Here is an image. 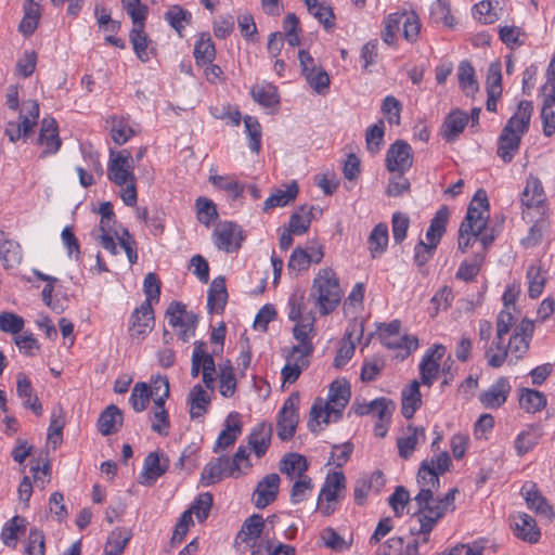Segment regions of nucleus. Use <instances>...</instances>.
I'll return each mask as SVG.
<instances>
[{"label": "nucleus", "instance_id": "obj_40", "mask_svg": "<svg viewBox=\"0 0 555 555\" xmlns=\"http://www.w3.org/2000/svg\"><path fill=\"white\" fill-rule=\"evenodd\" d=\"M308 12L317 18L325 29H332L335 26V15L333 9L325 2L319 0L304 1Z\"/></svg>", "mask_w": 555, "mask_h": 555}, {"label": "nucleus", "instance_id": "obj_2", "mask_svg": "<svg viewBox=\"0 0 555 555\" xmlns=\"http://www.w3.org/2000/svg\"><path fill=\"white\" fill-rule=\"evenodd\" d=\"M533 105L530 101H520L514 115L507 120L498 138V156L511 163L520 147L522 135L528 132Z\"/></svg>", "mask_w": 555, "mask_h": 555}, {"label": "nucleus", "instance_id": "obj_29", "mask_svg": "<svg viewBox=\"0 0 555 555\" xmlns=\"http://www.w3.org/2000/svg\"><path fill=\"white\" fill-rule=\"evenodd\" d=\"M420 440H425V428L408 426L406 436L397 439L399 455L404 460L409 459Z\"/></svg>", "mask_w": 555, "mask_h": 555}, {"label": "nucleus", "instance_id": "obj_30", "mask_svg": "<svg viewBox=\"0 0 555 555\" xmlns=\"http://www.w3.org/2000/svg\"><path fill=\"white\" fill-rule=\"evenodd\" d=\"M16 392L18 397L24 399V408L30 409L36 415H41L42 404L37 396H33L31 383L23 373L17 375Z\"/></svg>", "mask_w": 555, "mask_h": 555}, {"label": "nucleus", "instance_id": "obj_5", "mask_svg": "<svg viewBox=\"0 0 555 555\" xmlns=\"http://www.w3.org/2000/svg\"><path fill=\"white\" fill-rule=\"evenodd\" d=\"M489 212L475 208L469 204L466 217L459 229V248L465 253L477 241L478 236L487 230Z\"/></svg>", "mask_w": 555, "mask_h": 555}, {"label": "nucleus", "instance_id": "obj_49", "mask_svg": "<svg viewBox=\"0 0 555 555\" xmlns=\"http://www.w3.org/2000/svg\"><path fill=\"white\" fill-rule=\"evenodd\" d=\"M26 520L23 517L14 516L7 522L1 531V539L7 546L15 547L18 532H24Z\"/></svg>", "mask_w": 555, "mask_h": 555}, {"label": "nucleus", "instance_id": "obj_6", "mask_svg": "<svg viewBox=\"0 0 555 555\" xmlns=\"http://www.w3.org/2000/svg\"><path fill=\"white\" fill-rule=\"evenodd\" d=\"M300 397L298 392H293L283 403L278 416V436L281 440L292 439L296 433L299 422L298 406Z\"/></svg>", "mask_w": 555, "mask_h": 555}, {"label": "nucleus", "instance_id": "obj_33", "mask_svg": "<svg viewBox=\"0 0 555 555\" xmlns=\"http://www.w3.org/2000/svg\"><path fill=\"white\" fill-rule=\"evenodd\" d=\"M298 185L295 181L286 185L285 189L275 190L264 202L263 211L267 212L275 207H284L295 201L298 194Z\"/></svg>", "mask_w": 555, "mask_h": 555}, {"label": "nucleus", "instance_id": "obj_18", "mask_svg": "<svg viewBox=\"0 0 555 555\" xmlns=\"http://www.w3.org/2000/svg\"><path fill=\"white\" fill-rule=\"evenodd\" d=\"M266 528V521L259 514H253L242 525L235 544L240 547L243 543L257 542Z\"/></svg>", "mask_w": 555, "mask_h": 555}, {"label": "nucleus", "instance_id": "obj_63", "mask_svg": "<svg viewBox=\"0 0 555 555\" xmlns=\"http://www.w3.org/2000/svg\"><path fill=\"white\" fill-rule=\"evenodd\" d=\"M151 397H154L155 405H165L166 399L169 397V380L166 376H157L149 386Z\"/></svg>", "mask_w": 555, "mask_h": 555}, {"label": "nucleus", "instance_id": "obj_9", "mask_svg": "<svg viewBox=\"0 0 555 555\" xmlns=\"http://www.w3.org/2000/svg\"><path fill=\"white\" fill-rule=\"evenodd\" d=\"M413 164V153L411 145L403 141L397 140L387 151L386 166L390 172L404 173Z\"/></svg>", "mask_w": 555, "mask_h": 555}, {"label": "nucleus", "instance_id": "obj_58", "mask_svg": "<svg viewBox=\"0 0 555 555\" xmlns=\"http://www.w3.org/2000/svg\"><path fill=\"white\" fill-rule=\"evenodd\" d=\"M195 205L198 221L202 224L209 227L218 217L216 205L212 201L206 197H198Z\"/></svg>", "mask_w": 555, "mask_h": 555}, {"label": "nucleus", "instance_id": "obj_56", "mask_svg": "<svg viewBox=\"0 0 555 555\" xmlns=\"http://www.w3.org/2000/svg\"><path fill=\"white\" fill-rule=\"evenodd\" d=\"M244 464L246 468L251 466L247 449L243 446L238 447L232 459L225 457V466L230 477H238L241 475V466Z\"/></svg>", "mask_w": 555, "mask_h": 555}, {"label": "nucleus", "instance_id": "obj_47", "mask_svg": "<svg viewBox=\"0 0 555 555\" xmlns=\"http://www.w3.org/2000/svg\"><path fill=\"white\" fill-rule=\"evenodd\" d=\"M250 94L255 102L264 107H272L279 104L278 89L272 85H257L251 88Z\"/></svg>", "mask_w": 555, "mask_h": 555}, {"label": "nucleus", "instance_id": "obj_14", "mask_svg": "<svg viewBox=\"0 0 555 555\" xmlns=\"http://www.w3.org/2000/svg\"><path fill=\"white\" fill-rule=\"evenodd\" d=\"M511 390L508 378L500 377L488 390L480 393L479 400L487 409H499L506 402Z\"/></svg>", "mask_w": 555, "mask_h": 555}, {"label": "nucleus", "instance_id": "obj_51", "mask_svg": "<svg viewBox=\"0 0 555 555\" xmlns=\"http://www.w3.org/2000/svg\"><path fill=\"white\" fill-rule=\"evenodd\" d=\"M165 20L180 36H182V30L185 25L191 23L192 14L180 5H172L165 13Z\"/></svg>", "mask_w": 555, "mask_h": 555}, {"label": "nucleus", "instance_id": "obj_13", "mask_svg": "<svg viewBox=\"0 0 555 555\" xmlns=\"http://www.w3.org/2000/svg\"><path fill=\"white\" fill-rule=\"evenodd\" d=\"M154 311L149 301H143L130 319L129 333L133 338L144 337L153 327Z\"/></svg>", "mask_w": 555, "mask_h": 555}, {"label": "nucleus", "instance_id": "obj_48", "mask_svg": "<svg viewBox=\"0 0 555 555\" xmlns=\"http://www.w3.org/2000/svg\"><path fill=\"white\" fill-rule=\"evenodd\" d=\"M529 283L528 294L530 298H538L544 289L546 278L540 264H531L527 270Z\"/></svg>", "mask_w": 555, "mask_h": 555}, {"label": "nucleus", "instance_id": "obj_52", "mask_svg": "<svg viewBox=\"0 0 555 555\" xmlns=\"http://www.w3.org/2000/svg\"><path fill=\"white\" fill-rule=\"evenodd\" d=\"M314 207H310L309 210L306 211V207L301 206L298 211H295L289 218V227L288 229L295 235H301L306 233L310 227L312 211Z\"/></svg>", "mask_w": 555, "mask_h": 555}, {"label": "nucleus", "instance_id": "obj_12", "mask_svg": "<svg viewBox=\"0 0 555 555\" xmlns=\"http://www.w3.org/2000/svg\"><path fill=\"white\" fill-rule=\"evenodd\" d=\"M363 336V322L353 320L349 325L341 347L338 349L334 359L335 367L344 366L353 356L356 349V340H360Z\"/></svg>", "mask_w": 555, "mask_h": 555}, {"label": "nucleus", "instance_id": "obj_27", "mask_svg": "<svg viewBox=\"0 0 555 555\" xmlns=\"http://www.w3.org/2000/svg\"><path fill=\"white\" fill-rule=\"evenodd\" d=\"M22 260V249L17 242L7 238L0 231V261L4 269L17 266Z\"/></svg>", "mask_w": 555, "mask_h": 555}, {"label": "nucleus", "instance_id": "obj_25", "mask_svg": "<svg viewBox=\"0 0 555 555\" xmlns=\"http://www.w3.org/2000/svg\"><path fill=\"white\" fill-rule=\"evenodd\" d=\"M272 436V427L269 424H258L250 433L248 444L258 457L267 452Z\"/></svg>", "mask_w": 555, "mask_h": 555}, {"label": "nucleus", "instance_id": "obj_36", "mask_svg": "<svg viewBox=\"0 0 555 555\" xmlns=\"http://www.w3.org/2000/svg\"><path fill=\"white\" fill-rule=\"evenodd\" d=\"M188 401L190 404L191 418H198L207 412V408L210 404V396L198 384L189 392Z\"/></svg>", "mask_w": 555, "mask_h": 555}, {"label": "nucleus", "instance_id": "obj_26", "mask_svg": "<svg viewBox=\"0 0 555 555\" xmlns=\"http://www.w3.org/2000/svg\"><path fill=\"white\" fill-rule=\"evenodd\" d=\"M241 431L242 425L237 418V414H230L225 420L224 429L219 434L217 438L214 451L218 452L219 450L232 446L236 441Z\"/></svg>", "mask_w": 555, "mask_h": 555}, {"label": "nucleus", "instance_id": "obj_23", "mask_svg": "<svg viewBox=\"0 0 555 555\" xmlns=\"http://www.w3.org/2000/svg\"><path fill=\"white\" fill-rule=\"evenodd\" d=\"M522 493L529 508L533 509L538 515L544 516L548 520L552 519L554 513L547 504L541 492L537 489V485L530 482L522 487Z\"/></svg>", "mask_w": 555, "mask_h": 555}, {"label": "nucleus", "instance_id": "obj_32", "mask_svg": "<svg viewBox=\"0 0 555 555\" xmlns=\"http://www.w3.org/2000/svg\"><path fill=\"white\" fill-rule=\"evenodd\" d=\"M382 344L389 349L399 350L397 357L405 359L410 353L418 347V340L415 336L399 334L386 335Z\"/></svg>", "mask_w": 555, "mask_h": 555}, {"label": "nucleus", "instance_id": "obj_22", "mask_svg": "<svg viewBox=\"0 0 555 555\" xmlns=\"http://www.w3.org/2000/svg\"><path fill=\"white\" fill-rule=\"evenodd\" d=\"M395 409L393 401L386 398H377L370 403L360 405L356 412L359 415H373L382 422H389Z\"/></svg>", "mask_w": 555, "mask_h": 555}, {"label": "nucleus", "instance_id": "obj_15", "mask_svg": "<svg viewBox=\"0 0 555 555\" xmlns=\"http://www.w3.org/2000/svg\"><path fill=\"white\" fill-rule=\"evenodd\" d=\"M38 143L44 147L40 155L41 158L49 154H55L60 150L62 141L59 137V127L55 119H42Z\"/></svg>", "mask_w": 555, "mask_h": 555}, {"label": "nucleus", "instance_id": "obj_61", "mask_svg": "<svg viewBox=\"0 0 555 555\" xmlns=\"http://www.w3.org/2000/svg\"><path fill=\"white\" fill-rule=\"evenodd\" d=\"M151 428L153 431L162 435L167 436L168 429L170 427L169 416L165 409V405H155L154 410L151 413Z\"/></svg>", "mask_w": 555, "mask_h": 555}, {"label": "nucleus", "instance_id": "obj_19", "mask_svg": "<svg viewBox=\"0 0 555 555\" xmlns=\"http://www.w3.org/2000/svg\"><path fill=\"white\" fill-rule=\"evenodd\" d=\"M168 468V460H162L157 452H151L144 459L143 473L141 483L152 486L166 473Z\"/></svg>", "mask_w": 555, "mask_h": 555}, {"label": "nucleus", "instance_id": "obj_42", "mask_svg": "<svg viewBox=\"0 0 555 555\" xmlns=\"http://www.w3.org/2000/svg\"><path fill=\"white\" fill-rule=\"evenodd\" d=\"M41 16V7L35 0H26L24 4V17L20 24V30L25 36H30L37 29Z\"/></svg>", "mask_w": 555, "mask_h": 555}, {"label": "nucleus", "instance_id": "obj_3", "mask_svg": "<svg viewBox=\"0 0 555 555\" xmlns=\"http://www.w3.org/2000/svg\"><path fill=\"white\" fill-rule=\"evenodd\" d=\"M351 391L348 383L334 380L328 389V399L325 403L318 399L310 410L308 427L311 431L319 430L321 423L330 424L338 421L350 400Z\"/></svg>", "mask_w": 555, "mask_h": 555}, {"label": "nucleus", "instance_id": "obj_10", "mask_svg": "<svg viewBox=\"0 0 555 555\" xmlns=\"http://www.w3.org/2000/svg\"><path fill=\"white\" fill-rule=\"evenodd\" d=\"M446 347L443 345H435L424 354L420 363V373L422 384L430 387L438 377L440 361L444 357Z\"/></svg>", "mask_w": 555, "mask_h": 555}, {"label": "nucleus", "instance_id": "obj_37", "mask_svg": "<svg viewBox=\"0 0 555 555\" xmlns=\"http://www.w3.org/2000/svg\"><path fill=\"white\" fill-rule=\"evenodd\" d=\"M388 240L387 224L383 222L376 224L367 238L369 250L372 258H377L386 251Z\"/></svg>", "mask_w": 555, "mask_h": 555}, {"label": "nucleus", "instance_id": "obj_46", "mask_svg": "<svg viewBox=\"0 0 555 555\" xmlns=\"http://www.w3.org/2000/svg\"><path fill=\"white\" fill-rule=\"evenodd\" d=\"M520 406L529 413L541 411L546 405V397L543 392L524 388L519 397Z\"/></svg>", "mask_w": 555, "mask_h": 555}, {"label": "nucleus", "instance_id": "obj_54", "mask_svg": "<svg viewBox=\"0 0 555 555\" xmlns=\"http://www.w3.org/2000/svg\"><path fill=\"white\" fill-rule=\"evenodd\" d=\"M219 369L220 393L225 398H230L234 395L236 389V379L234 376L233 367L231 363L227 361V363L220 365Z\"/></svg>", "mask_w": 555, "mask_h": 555}, {"label": "nucleus", "instance_id": "obj_28", "mask_svg": "<svg viewBox=\"0 0 555 555\" xmlns=\"http://www.w3.org/2000/svg\"><path fill=\"white\" fill-rule=\"evenodd\" d=\"M309 357L302 353H294L289 351L286 357V364L282 369L283 380L287 383H295L301 371L309 365Z\"/></svg>", "mask_w": 555, "mask_h": 555}, {"label": "nucleus", "instance_id": "obj_43", "mask_svg": "<svg viewBox=\"0 0 555 555\" xmlns=\"http://www.w3.org/2000/svg\"><path fill=\"white\" fill-rule=\"evenodd\" d=\"M225 476L230 475L225 466V457L221 456L205 465L201 474V481L204 486H210L220 481Z\"/></svg>", "mask_w": 555, "mask_h": 555}, {"label": "nucleus", "instance_id": "obj_50", "mask_svg": "<svg viewBox=\"0 0 555 555\" xmlns=\"http://www.w3.org/2000/svg\"><path fill=\"white\" fill-rule=\"evenodd\" d=\"M130 41L133 46V50L137 56L142 62H147L152 53V49H150V44L152 43V41L147 38L146 34L144 33V28H140V30L131 29Z\"/></svg>", "mask_w": 555, "mask_h": 555}, {"label": "nucleus", "instance_id": "obj_21", "mask_svg": "<svg viewBox=\"0 0 555 555\" xmlns=\"http://www.w3.org/2000/svg\"><path fill=\"white\" fill-rule=\"evenodd\" d=\"M546 199L541 181L530 175L521 193V205L528 209L539 208Z\"/></svg>", "mask_w": 555, "mask_h": 555}, {"label": "nucleus", "instance_id": "obj_35", "mask_svg": "<svg viewBox=\"0 0 555 555\" xmlns=\"http://www.w3.org/2000/svg\"><path fill=\"white\" fill-rule=\"evenodd\" d=\"M402 415L405 418L413 417L416 410L422 404V395L420 391V383L413 380L406 388L402 390Z\"/></svg>", "mask_w": 555, "mask_h": 555}, {"label": "nucleus", "instance_id": "obj_31", "mask_svg": "<svg viewBox=\"0 0 555 555\" xmlns=\"http://www.w3.org/2000/svg\"><path fill=\"white\" fill-rule=\"evenodd\" d=\"M122 425L121 411L114 404L108 405L98 420V427L103 436L115 434Z\"/></svg>", "mask_w": 555, "mask_h": 555}, {"label": "nucleus", "instance_id": "obj_45", "mask_svg": "<svg viewBox=\"0 0 555 555\" xmlns=\"http://www.w3.org/2000/svg\"><path fill=\"white\" fill-rule=\"evenodd\" d=\"M216 56L215 44L209 34L203 33L194 48V57L197 65H206L212 63Z\"/></svg>", "mask_w": 555, "mask_h": 555}, {"label": "nucleus", "instance_id": "obj_4", "mask_svg": "<svg viewBox=\"0 0 555 555\" xmlns=\"http://www.w3.org/2000/svg\"><path fill=\"white\" fill-rule=\"evenodd\" d=\"M310 296L314 298V305L322 315L336 309L341 300L343 291L333 269L324 268L319 271L313 280Z\"/></svg>", "mask_w": 555, "mask_h": 555}, {"label": "nucleus", "instance_id": "obj_38", "mask_svg": "<svg viewBox=\"0 0 555 555\" xmlns=\"http://www.w3.org/2000/svg\"><path fill=\"white\" fill-rule=\"evenodd\" d=\"M345 475L341 472H334L325 479V482L319 494L320 501L324 500L325 502H336L338 499V493L345 489Z\"/></svg>", "mask_w": 555, "mask_h": 555}, {"label": "nucleus", "instance_id": "obj_53", "mask_svg": "<svg viewBox=\"0 0 555 555\" xmlns=\"http://www.w3.org/2000/svg\"><path fill=\"white\" fill-rule=\"evenodd\" d=\"M385 124L378 120L376 124L370 126L365 133V142L367 151L375 155L379 152L384 143Z\"/></svg>", "mask_w": 555, "mask_h": 555}, {"label": "nucleus", "instance_id": "obj_41", "mask_svg": "<svg viewBox=\"0 0 555 555\" xmlns=\"http://www.w3.org/2000/svg\"><path fill=\"white\" fill-rule=\"evenodd\" d=\"M308 469V463L305 456L297 453H289L283 457L280 464V470L291 478L305 477Z\"/></svg>", "mask_w": 555, "mask_h": 555}, {"label": "nucleus", "instance_id": "obj_44", "mask_svg": "<svg viewBox=\"0 0 555 555\" xmlns=\"http://www.w3.org/2000/svg\"><path fill=\"white\" fill-rule=\"evenodd\" d=\"M541 120L543 126V134L552 137L555 133V87L552 92L545 95L541 108Z\"/></svg>", "mask_w": 555, "mask_h": 555}, {"label": "nucleus", "instance_id": "obj_60", "mask_svg": "<svg viewBox=\"0 0 555 555\" xmlns=\"http://www.w3.org/2000/svg\"><path fill=\"white\" fill-rule=\"evenodd\" d=\"M25 325L24 319L14 312L0 313V330L12 335L20 334Z\"/></svg>", "mask_w": 555, "mask_h": 555}, {"label": "nucleus", "instance_id": "obj_59", "mask_svg": "<svg viewBox=\"0 0 555 555\" xmlns=\"http://www.w3.org/2000/svg\"><path fill=\"white\" fill-rule=\"evenodd\" d=\"M212 500L214 498L210 492L201 493L189 508L190 512L196 516L199 522H203L209 516Z\"/></svg>", "mask_w": 555, "mask_h": 555}, {"label": "nucleus", "instance_id": "obj_7", "mask_svg": "<svg viewBox=\"0 0 555 555\" xmlns=\"http://www.w3.org/2000/svg\"><path fill=\"white\" fill-rule=\"evenodd\" d=\"M133 166L134 160L128 150L112 151L108 164V179L119 186L128 182H135Z\"/></svg>", "mask_w": 555, "mask_h": 555}, {"label": "nucleus", "instance_id": "obj_39", "mask_svg": "<svg viewBox=\"0 0 555 555\" xmlns=\"http://www.w3.org/2000/svg\"><path fill=\"white\" fill-rule=\"evenodd\" d=\"M460 88L466 96H474L479 91L475 69L468 61H462L457 67Z\"/></svg>", "mask_w": 555, "mask_h": 555}, {"label": "nucleus", "instance_id": "obj_20", "mask_svg": "<svg viewBox=\"0 0 555 555\" xmlns=\"http://www.w3.org/2000/svg\"><path fill=\"white\" fill-rule=\"evenodd\" d=\"M468 120V115L459 108L450 112L441 128L443 139L453 142L464 131Z\"/></svg>", "mask_w": 555, "mask_h": 555}, {"label": "nucleus", "instance_id": "obj_64", "mask_svg": "<svg viewBox=\"0 0 555 555\" xmlns=\"http://www.w3.org/2000/svg\"><path fill=\"white\" fill-rule=\"evenodd\" d=\"M539 441L538 434L530 429L521 431L515 439L514 447L517 455L522 456L529 452Z\"/></svg>", "mask_w": 555, "mask_h": 555}, {"label": "nucleus", "instance_id": "obj_62", "mask_svg": "<svg viewBox=\"0 0 555 555\" xmlns=\"http://www.w3.org/2000/svg\"><path fill=\"white\" fill-rule=\"evenodd\" d=\"M403 16H404V13L396 12V13L389 14L386 17V20L384 22V24H385L384 30L382 34V37H383V40L385 43H387L389 46L395 43L396 34L400 28Z\"/></svg>", "mask_w": 555, "mask_h": 555}, {"label": "nucleus", "instance_id": "obj_34", "mask_svg": "<svg viewBox=\"0 0 555 555\" xmlns=\"http://www.w3.org/2000/svg\"><path fill=\"white\" fill-rule=\"evenodd\" d=\"M132 538L130 529L125 527L115 528L108 535L104 547L105 555H121L126 545Z\"/></svg>", "mask_w": 555, "mask_h": 555}, {"label": "nucleus", "instance_id": "obj_17", "mask_svg": "<svg viewBox=\"0 0 555 555\" xmlns=\"http://www.w3.org/2000/svg\"><path fill=\"white\" fill-rule=\"evenodd\" d=\"M314 319L306 318L299 322H296L293 328V335L298 340V345L294 346L291 350L294 353H302L311 356L314 347L310 338V334L313 331Z\"/></svg>", "mask_w": 555, "mask_h": 555}, {"label": "nucleus", "instance_id": "obj_16", "mask_svg": "<svg viewBox=\"0 0 555 555\" xmlns=\"http://www.w3.org/2000/svg\"><path fill=\"white\" fill-rule=\"evenodd\" d=\"M511 527L514 534L529 543H535L540 539V530L534 518L526 513H519L513 517Z\"/></svg>", "mask_w": 555, "mask_h": 555}, {"label": "nucleus", "instance_id": "obj_57", "mask_svg": "<svg viewBox=\"0 0 555 555\" xmlns=\"http://www.w3.org/2000/svg\"><path fill=\"white\" fill-rule=\"evenodd\" d=\"M151 398L150 387L146 383H137L132 388L129 402L135 412L146 409Z\"/></svg>", "mask_w": 555, "mask_h": 555}, {"label": "nucleus", "instance_id": "obj_24", "mask_svg": "<svg viewBox=\"0 0 555 555\" xmlns=\"http://www.w3.org/2000/svg\"><path fill=\"white\" fill-rule=\"evenodd\" d=\"M228 300L224 278H215L210 284L207 298V308L209 312L223 311Z\"/></svg>", "mask_w": 555, "mask_h": 555}, {"label": "nucleus", "instance_id": "obj_1", "mask_svg": "<svg viewBox=\"0 0 555 555\" xmlns=\"http://www.w3.org/2000/svg\"><path fill=\"white\" fill-rule=\"evenodd\" d=\"M440 481L434 478L430 483L431 490H420L414 498L417 505V511L414 514L420 522V528L416 533L422 534V542L427 543L429 533L434 529L437 521L443 517L448 506H450L455 499L457 489H451L443 498H435L434 493L439 489Z\"/></svg>", "mask_w": 555, "mask_h": 555}, {"label": "nucleus", "instance_id": "obj_55", "mask_svg": "<svg viewBox=\"0 0 555 555\" xmlns=\"http://www.w3.org/2000/svg\"><path fill=\"white\" fill-rule=\"evenodd\" d=\"M485 260L483 253H477L469 261H464L457 272L456 278L466 282L473 281L479 273L481 264Z\"/></svg>", "mask_w": 555, "mask_h": 555}, {"label": "nucleus", "instance_id": "obj_8", "mask_svg": "<svg viewBox=\"0 0 555 555\" xmlns=\"http://www.w3.org/2000/svg\"><path fill=\"white\" fill-rule=\"evenodd\" d=\"M244 236L242 229L234 222H220L214 231V242L218 249L235 253L241 248Z\"/></svg>", "mask_w": 555, "mask_h": 555}, {"label": "nucleus", "instance_id": "obj_11", "mask_svg": "<svg viewBox=\"0 0 555 555\" xmlns=\"http://www.w3.org/2000/svg\"><path fill=\"white\" fill-rule=\"evenodd\" d=\"M280 476L275 473L264 476L256 486L253 494L254 504L262 509L276 500L280 487Z\"/></svg>", "mask_w": 555, "mask_h": 555}]
</instances>
